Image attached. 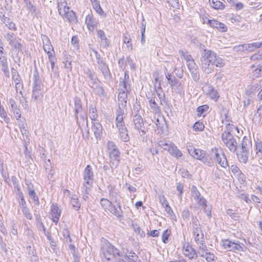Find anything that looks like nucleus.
<instances>
[{"instance_id": "21", "label": "nucleus", "mask_w": 262, "mask_h": 262, "mask_svg": "<svg viewBox=\"0 0 262 262\" xmlns=\"http://www.w3.org/2000/svg\"><path fill=\"white\" fill-rule=\"evenodd\" d=\"M85 24L88 29L93 31L97 27L98 22L92 15L89 14L86 16Z\"/></svg>"}, {"instance_id": "29", "label": "nucleus", "mask_w": 262, "mask_h": 262, "mask_svg": "<svg viewBox=\"0 0 262 262\" xmlns=\"http://www.w3.org/2000/svg\"><path fill=\"white\" fill-rule=\"evenodd\" d=\"M242 150L244 151L249 152L250 149L251 147V142L250 140L246 137H244L242 144H241Z\"/></svg>"}, {"instance_id": "1", "label": "nucleus", "mask_w": 262, "mask_h": 262, "mask_svg": "<svg viewBox=\"0 0 262 262\" xmlns=\"http://www.w3.org/2000/svg\"><path fill=\"white\" fill-rule=\"evenodd\" d=\"M225 64L224 60L211 50H204L201 54V69L203 72L206 74L211 73L213 71L214 66L216 67L222 68Z\"/></svg>"}, {"instance_id": "51", "label": "nucleus", "mask_w": 262, "mask_h": 262, "mask_svg": "<svg viewBox=\"0 0 262 262\" xmlns=\"http://www.w3.org/2000/svg\"><path fill=\"white\" fill-rule=\"evenodd\" d=\"M227 213L233 220H237L239 216L238 213L235 212L232 209H228L227 211Z\"/></svg>"}, {"instance_id": "14", "label": "nucleus", "mask_w": 262, "mask_h": 262, "mask_svg": "<svg viewBox=\"0 0 262 262\" xmlns=\"http://www.w3.org/2000/svg\"><path fill=\"white\" fill-rule=\"evenodd\" d=\"M203 91L210 99L216 101L219 97V95L214 88L209 84H206L203 87Z\"/></svg>"}, {"instance_id": "63", "label": "nucleus", "mask_w": 262, "mask_h": 262, "mask_svg": "<svg viewBox=\"0 0 262 262\" xmlns=\"http://www.w3.org/2000/svg\"><path fill=\"white\" fill-rule=\"evenodd\" d=\"M120 139L124 141L127 142L129 140V138L127 134V131L125 132H122L121 134H119Z\"/></svg>"}, {"instance_id": "30", "label": "nucleus", "mask_w": 262, "mask_h": 262, "mask_svg": "<svg viewBox=\"0 0 262 262\" xmlns=\"http://www.w3.org/2000/svg\"><path fill=\"white\" fill-rule=\"evenodd\" d=\"M92 4L96 12L101 16H105L104 12L102 9L100 3L97 0H91Z\"/></svg>"}, {"instance_id": "55", "label": "nucleus", "mask_w": 262, "mask_h": 262, "mask_svg": "<svg viewBox=\"0 0 262 262\" xmlns=\"http://www.w3.org/2000/svg\"><path fill=\"white\" fill-rule=\"evenodd\" d=\"M11 110V112H13V115L16 118L17 121L20 120V118L21 117V113L19 108L18 107H17Z\"/></svg>"}, {"instance_id": "24", "label": "nucleus", "mask_w": 262, "mask_h": 262, "mask_svg": "<svg viewBox=\"0 0 262 262\" xmlns=\"http://www.w3.org/2000/svg\"><path fill=\"white\" fill-rule=\"evenodd\" d=\"M211 27L216 28L219 31L222 32H226L227 30V27L224 24L215 19H212Z\"/></svg>"}, {"instance_id": "52", "label": "nucleus", "mask_w": 262, "mask_h": 262, "mask_svg": "<svg viewBox=\"0 0 262 262\" xmlns=\"http://www.w3.org/2000/svg\"><path fill=\"white\" fill-rule=\"evenodd\" d=\"M262 118V104L260 105L256 111V113L254 115V118L258 121L261 120Z\"/></svg>"}, {"instance_id": "40", "label": "nucleus", "mask_w": 262, "mask_h": 262, "mask_svg": "<svg viewBox=\"0 0 262 262\" xmlns=\"http://www.w3.org/2000/svg\"><path fill=\"white\" fill-rule=\"evenodd\" d=\"M191 194L192 196L195 201H198L201 198V194L198 191L197 188L193 185L191 188Z\"/></svg>"}, {"instance_id": "2", "label": "nucleus", "mask_w": 262, "mask_h": 262, "mask_svg": "<svg viewBox=\"0 0 262 262\" xmlns=\"http://www.w3.org/2000/svg\"><path fill=\"white\" fill-rule=\"evenodd\" d=\"M107 148L110 162L115 167H117L120 163V151L115 143L113 141H108L107 143Z\"/></svg>"}, {"instance_id": "54", "label": "nucleus", "mask_w": 262, "mask_h": 262, "mask_svg": "<svg viewBox=\"0 0 262 262\" xmlns=\"http://www.w3.org/2000/svg\"><path fill=\"white\" fill-rule=\"evenodd\" d=\"M212 159L213 158L211 157L210 158H209L207 157H205V155H204L203 157L201 160H202V161L206 165L210 166L212 165L213 163Z\"/></svg>"}, {"instance_id": "46", "label": "nucleus", "mask_w": 262, "mask_h": 262, "mask_svg": "<svg viewBox=\"0 0 262 262\" xmlns=\"http://www.w3.org/2000/svg\"><path fill=\"white\" fill-rule=\"evenodd\" d=\"M194 239L196 243L199 246L205 245L203 244L204 237L203 234H197L196 235H194Z\"/></svg>"}, {"instance_id": "4", "label": "nucleus", "mask_w": 262, "mask_h": 262, "mask_svg": "<svg viewBox=\"0 0 262 262\" xmlns=\"http://www.w3.org/2000/svg\"><path fill=\"white\" fill-rule=\"evenodd\" d=\"M101 251L103 257L107 260H113L120 256L118 250L110 243H104L101 247Z\"/></svg>"}, {"instance_id": "64", "label": "nucleus", "mask_w": 262, "mask_h": 262, "mask_svg": "<svg viewBox=\"0 0 262 262\" xmlns=\"http://www.w3.org/2000/svg\"><path fill=\"white\" fill-rule=\"evenodd\" d=\"M235 177L237 178V179L240 183L244 184L246 181V177L242 172L236 175Z\"/></svg>"}, {"instance_id": "8", "label": "nucleus", "mask_w": 262, "mask_h": 262, "mask_svg": "<svg viewBox=\"0 0 262 262\" xmlns=\"http://www.w3.org/2000/svg\"><path fill=\"white\" fill-rule=\"evenodd\" d=\"M222 140L226 147L231 151H235L237 148V142L232 135L228 132L222 134Z\"/></svg>"}, {"instance_id": "12", "label": "nucleus", "mask_w": 262, "mask_h": 262, "mask_svg": "<svg viewBox=\"0 0 262 262\" xmlns=\"http://www.w3.org/2000/svg\"><path fill=\"white\" fill-rule=\"evenodd\" d=\"M165 74L172 89L178 92H181L183 90L182 83L175 77L172 76L170 73L165 72Z\"/></svg>"}, {"instance_id": "32", "label": "nucleus", "mask_w": 262, "mask_h": 262, "mask_svg": "<svg viewBox=\"0 0 262 262\" xmlns=\"http://www.w3.org/2000/svg\"><path fill=\"white\" fill-rule=\"evenodd\" d=\"M246 45V51L250 52L254 51L255 49L262 47L261 42H256Z\"/></svg>"}, {"instance_id": "56", "label": "nucleus", "mask_w": 262, "mask_h": 262, "mask_svg": "<svg viewBox=\"0 0 262 262\" xmlns=\"http://www.w3.org/2000/svg\"><path fill=\"white\" fill-rule=\"evenodd\" d=\"M170 230L166 229L165 230L162 236V240L164 243H167L168 241V239L170 235Z\"/></svg>"}, {"instance_id": "15", "label": "nucleus", "mask_w": 262, "mask_h": 262, "mask_svg": "<svg viewBox=\"0 0 262 262\" xmlns=\"http://www.w3.org/2000/svg\"><path fill=\"white\" fill-rule=\"evenodd\" d=\"M182 251L183 254L189 259L197 257V254H198V252H196L192 246L188 243L184 244Z\"/></svg>"}, {"instance_id": "5", "label": "nucleus", "mask_w": 262, "mask_h": 262, "mask_svg": "<svg viewBox=\"0 0 262 262\" xmlns=\"http://www.w3.org/2000/svg\"><path fill=\"white\" fill-rule=\"evenodd\" d=\"M58 11L59 14L66 18L71 23H76V17L74 12L70 10L69 7L67 6V3L64 1H61L59 3Z\"/></svg>"}, {"instance_id": "36", "label": "nucleus", "mask_w": 262, "mask_h": 262, "mask_svg": "<svg viewBox=\"0 0 262 262\" xmlns=\"http://www.w3.org/2000/svg\"><path fill=\"white\" fill-rule=\"evenodd\" d=\"M249 152L242 150L241 153L237 154L238 159L241 162L246 163L248 160Z\"/></svg>"}, {"instance_id": "9", "label": "nucleus", "mask_w": 262, "mask_h": 262, "mask_svg": "<svg viewBox=\"0 0 262 262\" xmlns=\"http://www.w3.org/2000/svg\"><path fill=\"white\" fill-rule=\"evenodd\" d=\"M198 254L200 257L204 258L207 262H213L215 259L214 254L209 251L206 245L199 246Z\"/></svg>"}, {"instance_id": "47", "label": "nucleus", "mask_w": 262, "mask_h": 262, "mask_svg": "<svg viewBox=\"0 0 262 262\" xmlns=\"http://www.w3.org/2000/svg\"><path fill=\"white\" fill-rule=\"evenodd\" d=\"M0 117L4 120L6 123H8L9 121V118L7 117V113L3 106L0 107Z\"/></svg>"}, {"instance_id": "53", "label": "nucleus", "mask_w": 262, "mask_h": 262, "mask_svg": "<svg viewBox=\"0 0 262 262\" xmlns=\"http://www.w3.org/2000/svg\"><path fill=\"white\" fill-rule=\"evenodd\" d=\"M26 6L28 9L32 14H36V8L30 2L26 1Z\"/></svg>"}, {"instance_id": "26", "label": "nucleus", "mask_w": 262, "mask_h": 262, "mask_svg": "<svg viewBox=\"0 0 262 262\" xmlns=\"http://www.w3.org/2000/svg\"><path fill=\"white\" fill-rule=\"evenodd\" d=\"M155 123L157 128V131L159 134H162L163 131V128L165 125V122L163 117L159 116L155 120Z\"/></svg>"}, {"instance_id": "41", "label": "nucleus", "mask_w": 262, "mask_h": 262, "mask_svg": "<svg viewBox=\"0 0 262 262\" xmlns=\"http://www.w3.org/2000/svg\"><path fill=\"white\" fill-rule=\"evenodd\" d=\"M232 251H244V245L239 242H232Z\"/></svg>"}, {"instance_id": "58", "label": "nucleus", "mask_w": 262, "mask_h": 262, "mask_svg": "<svg viewBox=\"0 0 262 262\" xmlns=\"http://www.w3.org/2000/svg\"><path fill=\"white\" fill-rule=\"evenodd\" d=\"M123 42L124 43H125L127 46V48L128 49L132 50L133 49V46L131 43V38L130 37L127 36H124L123 37Z\"/></svg>"}, {"instance_id": "10", "label": "nucleus", "mask_w": 262, "mask_h": 262, "mask_svg": "<svg viewBox=\"0 0 262 262\" xmlns=\"http://www.w3.org/2000/svg\"><path fill=\"white\" fill-rule=\"evenodd\" d=\"M102 207L105 211H108L117 217H121V212L114 206L111 202L106 199H102L100 202Z\"/></svg>"}, {"instance_id": "13", "label": "nucleus", "mask_w": 262, "mask_h": 262, "mask_svg": "<svg viewBox=\"0 0 262 262\" xmlns=\"http://www.w3.org/2000/svg\"><path fill=\"white\" fill-rule=\"evenodd\" d=\"M187 149L189 155L194 159L200 160L205 155V152L203 150L195 148L192 145H187Z\"/></svg>"}, {"instance_id": "61", "label": "nucleus", "mask_w": 262, "mask_h": 262, "mask_svg": "<svg viewBox=\"0 0 262 262\" xmlns=\"http://www.w3.org/2000/svg\"><path fill=\"white\" fill-rule=\"evenodd\" d=\"M193 234L196 235L197 234H203L202 233V231L201 228L200 227V225H198L195 223H193Z\"/></svg>"}, {"instance_id": "49", "label": "nucleus", "mask_w": 262, "mask_h": 262, "mask_svg": "<svg viewBox=\"0 0 262 262\" xmlns=\"http://www.w3.org/2000/svg\"><path fill=\"white\" fill-rule=\"evenodd\" d=\"M5 38L9 42V44L11 45L12 42H14L18 38H16L13 33H7L5 36Z\"/></svg>"}, {"instance_id": "45", "label": "nucleus", "mask_w": 262, "mask_h": 262, "mask_svg": "<svg viewBox=\"0 0 262 262\" xmlns=\"http://www.w3.org/2000/svg\"><path fill=\"white\" fill-rule=\"evenodd\" d=\"M20 39L17 38L14 42H12V43L10 45L14 49L17 50L18 51H20L22 48V45L20 43Z\"/></svg>"}, {"instance_id": "28", "label": "nucleus", "mask_w": 262, "mask_h": 262, "mask_svg": "<svg viewBox=\"0 0 262 262\" xmlns=\"http://www.w3.org/2000/svg\"><path fill=\"white\" fill-rule=\"evenodd\" d=\"M98 36L100 38L101 43L103 47L106 48L109 46V41L105 36L104 31L102 30H99L97 31Z\"/></svg>"}, {"instance_id": "38", "label": "nucleus", "mask_w": 262, "mask_h": 262, "mask_svg": "<svg viewBox=\"0 0 262 262\" xmlns=\"http://www.w3.org/2000/svg\"><path fill=\"white\" fill-rule=\"evenodd\" d=\"M179 54L181 57H183L186 61V64L189 63L190 61L194 60L192 56L187 52L182 50H180Z\"/></svg>"}, {"instance_id": "18", "label": "nucleus", "mask_w": 262, "mask_h": 262, "mask_svg": "<svg viewBox=\"0 0 262 262\" xmlns=\"http://www.w3.org/2000/svg\"><path fill=\"white\" fill-rule=\"evenodd\" d=\"M61 215V210L59 209L56 204H53L51 207L50 213V219L55 223H57Z\"/></svg>"}, {"instance_id": "19", "label": "nucleus", "mask_w": 262, "mask_h": 262, "mask_svg": "<svg viewBox=\"0 0 262 262\" xmlns=\"http://www.w3.org/2000/svg\"><path fill=\"white\" fill-rule=\"evenodd\" d=\"M93 177L92 168L90 165H88L84 170L83 179L84 183L88 185H91L93 181Z\"/></svg>"}, {"instance_id": "23", "label": "nucleus", "mask_w": 262, "mask_h": 262, "mask_svg": "<svg viewBox=\"0 0 262 262\" xmlns=\"http://www.w3.org/2000/svg\"><path fill=\"white\" fill-rule=\"evenodd\" d=\"M0 66L4 72V74L6 77H9V72L8 70L7 58L5 55L0 56Z\"/></svg>"}, {"instance_id": "50", "label": "nucleus", "mask_w": 262, "mask_h": 262, "mask_svg": "<svg viewBox=\"0 0 262 262\" xmlns=\"http://www.w3.org/2000/svg\"><path fill=\"white\" fill-rule=\"evenodd\" d=\"M232 242L228 239L223 241L222 242V246L224 247V248L230 251H232Z\"/></svg>"}, {"instance_id": "31", "label": "nucleus", "mask_w": 262, "mask_h": 262, "mask_svg": "<svg viewBox=\"0 0 262 262\" xmlns=\"http://www.w3.org/2000/svg\"><path fill=\"white\" fill-rule=\"evenodd\" d=\"M211 6L216 10H223L225 8V5L219 0H210Z\"/></svg>"}, {"instance_id": "3", "label": "nucleus", "mask_w": 262, "mask_h": 262, "mask_svg": "<svg viewBox=\"0 0 262 262\" xmlns=\"http://www.w3.org/2000/svg\"><path fill=\"white\" fill-rule=\"evenodd\" d=\"M41 39L42 40L43 50L45 52L47 53L49 61L51 64L52 69H53L56 60L53 47L47 36L42 35Z\"/></svg>"}, {"instance_id": "34", "label": "nucleus", "mask_w": 262, "mask_h": 262, "mask_svg": "<svg viewBox=\"0 0 262 262\" xmlns=\"http://www.w3.org/2000/svg\"><path fill=\"white\" fill-rule=\"evenodd\" d=\"M123 115L124 113L123 112L120 110H117L116 118L117 127L124 125L123 122Z\"/></svg>"}, {"instance_id": "27", "label": "nucleus", "mask_w": 262, "mask_h": 262, "mask_svg": "<svg viewBox=\"0 0 262 262\" xmlns=\"http://www.w3.org/2000/svg\"><path fill=\"white\" fill-rule=\"evenodd\" d=\"M17 123L23 136L24 137L25 136L27 137L28 131L27 129V124L25 122V119L18 120Z\"/></svg>"}, {"instance_id": "7", "label": "nucleus", "mask_w": 262, "mask_h": 262, "mask_svg": "<svg viewBox=\"0 0 262 262\" xmlns=\"http://www.w3.org/2000/svg\"><path fill=\"white\" fill-rule=\"evenodd\" d=\"M210 157L222 167L225 168L228 166L227 159L221 150L216 148L212 149L210 151Z\"/></svg>"}, {"instance_id": "57", "label": "nucleus", "mask_w": 262, "mask_h": 262, "mask_svg": "<svg viewBox=\"0 0 262 262\" xmlns=\"http://www.w3.org/2000/svg\"><path fill=\"white\" fill-rule=\"evenodd\" d=\"M171 7L176 9H179L180 8V3L179 0H167Z\"/></svg>"}, {"instance_id": "6", "label": "nucleus", "mask_w": 262, "mask_h": 262, "mask_svg": "<svg viewBox=\"0 0 262 262\" xmlns=\"http://www.w3.org/2000/svg\"><path fill=\"white\" fill-rule=\"evenodd\" d=\"M126 74H124V78L120 80L119 88V99L126 102L127 93L130 90V85L126 80Z\"/></svg>"}, {"instance_id": "16", "label": "nucleus", "mask_w": 262, "mask_h": 262, "mask_svg": "<svg viewBox=\"0 0 262 262\" xmlns=\"http://www.w3.org/2000/svg\"><path fill=\"white\" fill-rule=\"evenodd\" d=\"M258 86V84H256L255 85L250 86L249 89L246 91L243 101L244 106L245 107H247L249 105L252 99L251 94L256 91Z\"/></svg>"}, {"instance_id": "62", "label": "nucleus", "mask_w": 262, "mask_h": 262, "mask_svg": "<svg viewBox=\"0 0 262 262\" xmlns=\"http://www.w3.org/2000/svg\"><path fill=\"white\" fill-rule=\"evenodd\" d=\"M21 210L23 212V214H24V215L26 216V217L27 219H28L30 220H32V216L31 214L30 213V211L28 208H27V207L21 209Z\"/></svg>"}, {"instance_id": "39", "label": "nucleus", "mask_w": 262, "mask_h": 262, "mask_svg": "<svg viewBox=\"0 0 262 262\" xmlns=\"http://www.w3.org/2000/svg\"><path fill=\"white\" fill-rule=\"evenodd\" d=\"M3 21L9 29L13 30H15L16 29L15 24L11 21L9 18H4Z\"/></svg>"}, {"instance_id": "22", "label": "nucleus", "mask_w": 262, "mask_h": 262, "mask_svg": "<svg viewBox=\"0 0 262 262\" xmlns=\"http://www.w3.org/2000/svg\"><path fill=\"white\" fill-rule=\"evenodd\" d=\"M92 130L96 138H100L102 134V127L99 121L92 122Z\"/></svg>"}, {"instance_id": "44", "label": "nucleus", "mask_w": 262, "mask_h": 262, "mask_svg": "<svg viewBox=\"0 0 262 262\" xmlns=\"http://www.w3.org/2000/svg\"><path fill=\"white\" fill-rule=\"evenodd\" d=\"M262 75V66H259L252 72V77L253 78H257Z\"/></svg>"}, {"instance_id": "42", "label": "nucleus", "mask_w": 262, "mask_h": 262, "mask_svg": "<svg viewBox=\"0 0 262 262\" xmlns=\"http://www.w3.org/2000/svg\"><path fill=\"white\" fill-rule=\"evenodd\" d=\"M71 203L72 206L77 210L80 208V204L79 203L77 196L76 195H74L72 196Z\"/></svg>"}, {"instance_id": "20", "label": "nucleus", "mask_w": 262, "mask_h": 262, "mask_svg": "<svg viewBox=\"0 0 262 262\" xmlns=\"http://www.w3.org/2000/svg\"><path fill=\"white\" fill-rule=\"evenodd\" d=\"M134 122L135 127L139 131L141 135L145 134V127L144 126L143 120L141 117L138 115L135 116Z\"/></svg>"}, {"instance_id": "48", "label": "nucleus", "mask_w": 262, "mask_h": 262, "mask_svg": "<svg viewBox=\"0 0 262 262\" xmlns=\"http://www.w3.org/2000/svg\"><path fill=\"white\" fill-rule=\"evenodd\" d=\"M193 128L195 132H201L204 129V125L202 122H196L193 125Z\"/></svg>"}, {"instance_id": "37", "label": "nucleus", "mask_w": 262, "mask_h": 262, "mask_svg": "<svg viewBox=\"0 0 262 262\" xmlns=\"http://www.w3.org/2000/svg\"><path fill=\"white\" fill-rule=\"evenodd\" d=\"M89 117L92 120V123L94 121H98L97 120L98 115L97 113V110L95 107H92L90 108Z\"/></svg>"}, {"instance_id": "59", "label": "nucleus", "mask_w": 262, "mask_h": 262, "mask_svg": "<svg viewBox=\"0 0 262 262\" xmlns=\"http://www.w3.org/2000/svg\"><path fill=\"white\" fill-rule=\"evenodd\" d=\"M80 101L79 99H76L75 100V114L76 117H77V115L78 113L81 112L82 108L80 105Z\"/></svg>"}, {"instance_id": "11", "label": "nucleus", "mask_w": 262, "mask_h": 262, "mask_svg": "<svg viewBox=\"0 0 262 262\" xmlns=\"http://www.w3.org/2000/svg\"><path fill=\"white\" fill-rule=\"evenodd\" d=\"M41 89V82L39 79L36 78L34 83L32 94V99L36 102H39L42 98L43 96L40 93Z\"/></svg>"}, {"instance_id": "35", "label": "nucleus", "mask_w": 262, "mask_h": 262, "mask_svg": "<svg viewBox=\"0 0 262 262\" xmlns=\"http://www.w3.org/2000/svg\"><path fill=\"white\" fill-rule=\"evenodd\" d=\"M169 154L173 157L178 158L182 156V152L173 144L171 146V150Z\"/></svg>"}, {"instance_id": "60", "label": "nucleus", "mask_w": 262, "mask_h": 262, "mask_svg": "<svg viewBox=\"0 0 262 262\" xmlns=\"http://www.w3.org/2000/svg\"><path fill=\"white\" fill-rule=\"evenodd\" d=\"M233 49L235 52H243L246 51V45L242 44L236 46L234 47Z\"/></svg>"}, {"instance_id": "25", "label": "nucleus", "mask_w": 262, "mask_h": 262, "mask_svg": "<svg viewBox=\"0 0 262 262\" xmlns=\"http://www.w3.org/2000/svg\"><path fill=\"white\" fill-rule=\"evenodd\" d=\"M178 60V58L174 57L173 58L169 59L166 61L165 69L167 73L168 70H170L173 69L175 71L177 69V61Z\"/></svg>"}, {"instance_id": "33", "label": "nucleus", "mask_w": 262, "mask_h": 262, "mask_svg": "<svg viewBox=\"0 0 262 262\" xmlns=\"http://www.w3.org/2000/svg\"><path fill=\"white\" fill-rule=\"evenodd\" d=\"M156 99H158L156 97H151L149 100V106L151 110L156 113H158L160 112L159 107L156 102Z\"/></svg>"}, {"instance_id": "17", "label": "nucleus", "mask_w": 262, "mask_h": 262, "mask_svg": "<svg viewBox=\"0 0 262 262\" xmlns=\"http://www.w3.org/2000/svg\"><path fill=\"white\" fill-rule=\"evenodd\" d=\"M188 69L190 72L193 79L197 81L200 78L198 67L194 62V60H191L189 63H187Z\"/></svg>"}, {"instance_id": "43", "label": "nucleus", "mask_w": 262, "mask_h": 262, "mask_svg": "<svg viewBox=\"0 0 262 262\" xmlns=\"http://www.w3.org/2000/svg\"><path fill=\"white\" fill-rule=\"evenodd\" d=\"M173 143L170 142H160L159 145L164 150H167L169 152L171 150V146L173 145Z\"/></svg>"}]
</instances>
